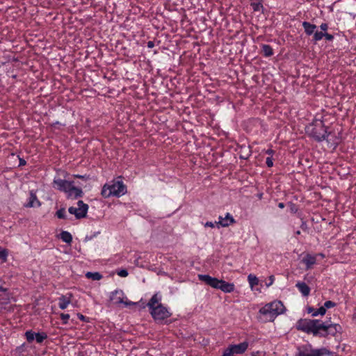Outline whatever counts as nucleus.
Segmentation results:
<instances>
[{"instance_id":"nucleus-18","label":"nucleus","mask_w":356,"mask_h":356,"mask_svg":"<svg viewBox=\"0 0 356 356\" xmlns=\"http://www.w3.org/2000/svg\"><path fill=\"white\" fill-rule=\"evenodd\" d=\"M296 286L298 288V289L303 296L306 297L309 295L310 288L307 286V284L305 282H298L296 284Z\"/></svg>"},{"instance_id":"nucleus-37","label":"nucleus","mask_w":356,"mask_h":356,"mask_svg":"<svg viewBox=\"0 0 356 356\" xmlns=\"http://www.w3.org/2000/svg\"><path fill=\"white\" fill-rule=\"evenodd\" d=\"M73 177H76V178H79V179H83V180H88L89 179V175H73Z\"/></svg>"},{"instance_id":"nucleus-19","label":"nucleus","mask_w":356,"mask_h":356,"mask_svg":"<svg viewBox=\"0 0 356 356\" xmlns=\"http://www.w3.org/2000/svg\"><path fill=\"white\" fill-rule=\"evenodd\" d=\"M219 289L224 293H231L235 289V286L233 283L227 282L222 280Z\"/></svg>"},{"instance_id":"nucleus-1","label":"nucleus","mask_w":356,"mask_h":356,"mask_svg":"<svg viewBox=\"0 0 356 356\" xmlns=\"http://www.w3.org/2000/svg\"><path fill=\"white\" fill-rule=\"evenodd\" d=\"M162 297L160 293H154L147 304L150 314L156 321H161L172 316L169 309L161 303Z\"/></svg>"},{"instance_id":"nucleus-44","label":"nucleus","mask_w":356,"mask_h":356,"mask_svg":"<svg viewBox=\"0 0 356 356\" xmlns=\"http://www.w3.org/2000/svg\"><path fill=\"white\" fill-rule=\"evenodd\" d=\"M24 346V344H22L21 346L17 347L16 348V352L22 353L24 350H23Z\"/></svg>"},{"instance_id":"nucleus-43","label":"nucleus","mask_w":356,"mask_h":356,"mask_svg":"<svg viewBox=\"0 0 356 356\" xmlns=\"http://www.w3.org/2000/svg\"><path fill=\"white\" fill-rule=\"evenodd\" d=\"M77 316L79 318V319H80L81 321H86V316H83V314H77Z\"/></svg>"},{"instance_id":"nucleus-14","label":"nucleus","mask_w":356,"mask_h":356,"mask_svg":"<svg viewBox=\"0 0 356 356\" xmlns=\"http://www.w3.org/2000/svg\"><path fill=\"white\" fill-rule=\"evenodd\" d=\"M248 346V342L243 341L238 344H230L228 346V347L234 353V354L241 355L247 350Z\"/></svg>"},{"instance_id":"nucleus-13","label":"nucleus","mask_w":356,"mask_h":356,"mask_svg":"<svg viewBox=\"0 0 356 356\" xmlns=\"http://www.w3.org/2000/svg\"><path fill=\"white\" fill-rule=\"evenodd\" d=\"M40 206L41 202L38 199L35 193L33 191H31L27 202L24 204V207L26 208H32L40 207Z\"/></svg>"},{"instance_id":"nucleus-48","label":"nucleus","mask_w":356,"mask_h":356,"mask_svg":"<svg viewBox=\"0 0 356 356\" xmlns=\"http://www.w3.org/2000/svg\"><path fill=\"white\" fill-rule=\"evenodd\" d=\"M1 291L5 292V291H6V289L3 288L1 286H0V292H1Z\"/></svg>"},{"instance_id":"nucleus-2","label":"nucleus","mask_w":356,"mask_h":356,"mask_svg":"<svg viewBox=\"0 0 356 356\" xmlns=\"http://www.w3.org/2000/svg\"><path fill=\"white\" fill-rule=\"evenodd\" d=\"M285 310V307L281 301L275 300L266 304L259 309V318L265 322L273 321L277 316L282 314Z\"/></svg>"},{"instance_id":"nucleus-4","label":"nucleus","mask_w":356,"mask_h":356,"mask_svg":"<svg viewBox=\"0 0 356 356\" xmlns=\"http://www.w3.org/2000/svg\"><path fill=\"white\" fill-rule=\"evenodd\" d=\"M54 186L58 191L64 192L68 198L77 199L82 197L83 194L81 188L74 186L73 181H67L55 177L54 179Z\"/></svg>"},{"instance_id":"nucleus-7","label":"nucleus","mask_w":356,"mask_h":356,"mask_svg":"<svg viewBox=\"0 0 356 356\" xmlns=\"http://www.w3.org/2000/svg\"><path fill=\"white\" fill-rule=\"evenodd\" d=\"M341 330V327L337 323H327L321 321L318 336L322 337L329 335L335 336Z\"/></svg>"},{"instance_id":"nucleus-6","label":"nucleus","mask_w":356,"mask_h":356,"mask_svg":"<svg viewBox=\"0 0 356 356\" xmlns=\"http://www.w3.org/2000/svg\"><path fill=\"white\" fill-rule=\"evenodd\" d=\"M321 320L301 318L296 323V328L314 336H318Z\"/></svg>"},{"instance_id":"nucleus-50","label":"nucleus","mask_w":356,"mask_h":356,"mask_svg":"<svg viewBox=\"0 0 356 356\" xmlns=\"http://www.w3.org/2000/svg\"><path fill=\"white\" fill-rule=\"evenodd\" d=\"M319 255H320L321 257H323H323H325V255H324L323 254H322V253L319 254Z\"/></svg>"},{"instance_id":"nucleus-36","label":"nucleus","mask_w":356,"mask_h":356,"mask_svg":"<svg viewBox=\"0 0 356 356\" xmlns=\"http://www.w3.org/2000/svg\"><path fill=\"white\" fill-rule=\"evenodd\" d=\"M266 164L268 167L271 168L273 166V157L268 156L266 159Z\"/></svg>"},{"instance_id":"nucleus-30","label":"nucleus","mask_w":356,"mask_h":356,"mask_svg":"<svg viewBox=\"0 0 356 356\" xmlns=\"http://www.w3.org/2000/svg\"><path fill=\"white\" fill-rule=\"evenodd\" d=\"M60 317L63 321V324L66 325L68 323L70 316L68 314L61 313Z\"/></svg>"},{"instance_id":"nucleus-33","label":"nucleus","mask_w":356,"mask_h":356,"mask_svg":"<svg viewBox=\"0 0 356 356\" xmlns=\"http://www.w3.org/2000/svg\"><path fill=\"white\" fill-rule=\"evenodd\" d=\"M117 274L122 277H126L128 275V271L126 269H120L118 270Z\"/></svg>"},{"instance_id":"nucleus-12","label":"nucleus","mask_w":356,"mask_h":356,"mask_svg":"<svg viewBox=\"0 0 356 356\" xmlns=\"http://www.w3.org/2000/svg\"><path fill=\"white\" fill-rule=\"evenodd\" d=\"M25 337L29 342H32L35 339L36 342L40 343L47 338V334L45 332H34L32 330H27L25 332Z\"/></svg>"},{"instance_id":"nucleus-10","label":"nucleus","mask_w":356,"mask_h":356,"mask_svg":"<svg viewBox=\"0 0 356 356\" xmlns=\"http://www.w3.org/2000/svg\"><path fill=\"white\" fill-rule=\"evenodd\" d=\"M197 277L199 280L204 282L208 286L213 289H219L222 280L204 274H199Z\"/></svg>"},{"instance_id":"nucleus-49","label":"nucleus","mask_w":356,"mask_h":356,"mask_svg":"<svg viewBox=\"0 0 356 356\" xmlns=\"http://www.w3.org/2000/svg\"><path fill=\"white\" fill-rule=\"evenodd\" d=\"M296 234L297 235L300 234V231L298 230V231L296 232Z\"/></svg>"},{"instance_id":"nucleus-41","label":"nucleus","mask_w":356,"mask_h":356,"mask_svg":"<svg viewBox=\"0 0 356 356\" xmlns=\"http://www.w3.org/2000/svg\"><path fill=\"white\" fill-rule=\"evenodd\" d=\"M269 282L268 283H266V286L268 287L270 286V285H272L274 282V276L273 275H271L269 277Z\"/></svg>"},{"instance_id":"nucleus-26","label":"nucleus","mask_w":356,"mask_h":356,"mask_svg":"<svg viewBox=\"0 0 356 356\" xmlns=\"http://www.w3.org/2000/svg\"><path fill=\"white\" fill-rule=\"evenodd\" d=\"M86 277L95 281L100 280L102 278V274L99 272H88L86 274Z\"/></svg>"},{"instance_id":"nucleus-8","label":"nucleus","mask_w":356,"mask_h":356,"mask_svg":"<svg viewBox=\"0 0 356 356\" xmlns=\"http://www.w3.org/2000/svg\"><path fill=\"white\" fill-rule=\"evenodd\" d=\"M110 299L116 305H123L126 307L135 305L136 303L127 300L124 293L121 289H116L111 293Z\"/></svg>"},{"instance_id":"nucleus-29","label":"nucleus","mask_w":356,"mask_h":356,"mask_svg":"<svg viewBox=\"0 0 356 356\" xmlns=\"http://www.w3.org/2000/svg\"><path fill=\"white\" fill-rule=\"evenodd\" d=\"M56 216L60 219L66 218L65 209L64 208L58 209L56 213Z\"/></svg>"},{"instance_id":"nucleus-42","label":"nucleus","mask_w":356,"mask_h":356,"mask_svg":"<svg viewBox=\"0 0 356 356\" xmlns=\"http://www.w3.org/2000/svg\"><path fill=\"white\" fill-rule=\"evenodd\" d=\"M147 47L149 49H152L154 47V42L153 41H148L147 43Z\"/></svg>"},{"instance_id":"nucleus-15","label":"nucleus","mask_w":356,"mask_h":356,"mask_svg":"<svg viewBox=\"0 0 356 356\" xmlns=\"http://www.w3.org/2000/svg\"><path fill=\"white\" fill-rule=\"evenodd\" d=\"M72 294L68 293L66 295H61L58 298V307L60 309H65L71 303Z\"/></svg>"},{"instance_id":"nucleus-32","label":"nucleus","mask_w":356,"mask_h":356,"mask_svg":"<svg viewBox=\"0 0 356 356\" xmlns=\"http://www.w3.org/2000/svg\"><path fill=\"white\" fill-rule=\"evenodd\" d=\"M222 356H234V353L230 350V348L227 346V348H226L223 353H222Z\"/></svg>"},{"instance_id":"nucleus-31","label":"nucleus","mask_w":356,"mask_h":356,"mask_svg":"<svg viewBox=\"0 0 356 356\" xmlns=\"http://www.w3.org/2000/svg\"><path fill=\"white\" fill-rule=\"evenodd\" d=\"M335 306H336L335 302H334L331 300H327V301L325 302L323 307H325V309L326 310V309H330V308L334 307Z\"/></svg>"},{"instance_id":"nucleus-5","label":"nucleus","mask_w":356,"mask_h":356,"mask_svg":"<svg viewBox=\"0 0 356 356\" xmlns=\"http://www.w3.org/2000/svg\"><path fill=\"white\" fill-rule=\"evenodd\" d=\"M306 133L318 142L328 140L330 134L327 133V128L323 120L314 119L312 123L305 128Z\"/></svg>"},{"instance_id":"nucleus-20","label":"nucleus","mask_w":356,"mask_h":356,"mask_svg":"<svg viewBox=\"0 0 356 356\" xmlns=\"http://www.w3.org/2000/svg\"><path fill=\"white\" fill-rule=\"evenodd\" d=\"M302 27L304 29V31H305V33H306V35H314V32H315V30L316 29V26L314 24H312L309 22H303L302 24Z\"/></svg>"},{"instance_id":"nucleus-51","label":"nucleus","mask_w":356,"mask_h":356,"mask_svg":"<svg viewBox=\"0 0 356 356\" xmlns=\"http://www.w3.org/2000/svg\"><path fill=\"white\" fill-rule=\"evenodd\" d=\"M259 198L262 197V194L259 195Z\"/></svg>"},{"instance_id":"nucleus-46","label":"nucleus","mask_w":356,"mask_h":356,"mask_svg":"<svg viewBox=\"0 0 356 356\" xmlns=\"http://www.w3.org/2000/svg\"><path fill=\"white\" fill-rule=\"evenodd\" d=\"M56 125H61V124L58 121H56L51 124L52 127H55Z\"/></svg>"},{"instance_id":"nucleus-24","label":"nucleus","mask_w":356,"mask_h":356,"mask_svg":"<svg viewBox=\"0 0 356 356\" xmlns=\"http://www.w3.org/2000/svg\"><path fill=\"white\" fill-rule=\"evenodd\" d=\"M60 238L66 243H71L72 241V234L67 231H62L60 234Z\"/></svg>"},{"instance_id":"nucleus-21","label":"nucleus","mask_w":356,"mask_h":356,"mask_svg":"<svg viewBox=\"0 0 356 356\" xmlns=\"http://www.w3.org/2000/svg\"><path fill=\"white\" fill-rule=\"evenodd\" d=\"M307 312L309 314H311L312 316H323L326 313V310L325 309V307L321 306L318 309H314L313 307H309L307 309Z\"/></svg>"},{"instance_id":"nucleus-34","label":"nucleus","mask_w":356,"mask_h":356,"mask_svg":"<svg viewBox=\"0 0 356 356\" xmlns=\"http://www.w3.org/2000/svg\"><path fill=\"white\" fill-rule=\"evenodd\" d=\"M252 8L254 11H259L261 8H263V6L261 3H252L251 4Z\"/></svg>"},{"instance_id":"nucleus-27","label":"nucleus","mask_w":356,"mask_h":356,"mask_svg":"<svg viewBox=\"0 0 356 356\" xmlns=\"http://www.w3.org/2000/svg\"><path fill=\"white\" fill-rule=\"evenodd\" d=\"M325 32L316 31L313 35V41L316 43L324 38Z\"/></svg>"},{"instance_id":"nucleus-39","label":"nucleus","mask_w":356,"mask_h":356,"mask_svg":"<svg viewBox=\"0 0 356 356\" xmlns=\"http://www.w3.org/2000/svg\"><path fill=\"white\" fill-rule=\"evenodd\" d=\"M204 227H211V228L216 227V221L214 222H207L204 224Z\"/></svg>"},{"instance_id":"nucleus-47","label":"nucleus","mask_w":356,"mask_h":356,"mask_svg":"<svg viewBox=\"0 0 356 356\" xmlns=\"http://www.w3.org/2000/svg\"><path fill=\"white\" fill-rule=\"evenodd\" d=\"M284 207H285V204L283 202H280L278 204V207L280 208V209H284Z\"/></svg>"},{"instance_id":"nucleus-35","label":"nucleus","mask_w":356,"mask_h":356,"mask_svg":"<svg viewBox=\"0 0 356 356\" xmlns=\"http://www.w3.org/2000/svg\"><path fill=\"white\" fill-rule=\"evenodd\" d=\"M324 38L327 41L331 42V41H332L334 40V35H332L331 33H329L327 32H325Z\"/></svg>"},{"instance_id":"nucleus-11","label":"nucleus","mask_w":356,"mask_h":356,"mask_svg":"<svg viewBox=\"0 0 356 356\" xmlns=\"http://www.w3.org/2000/svg\"><path fill=\"white\" fill-rule=\"evenodd\" d=\"M235 222L236 220L233 216L229 213H227L225 217L221 216L218 217V220L216 221V225L218 229H220V227H227Z\"/></svg>"},{"instance_id":"nucleus-38","label":"nucleus","mask_w":356,"mask_h":356,"mask_svg":"<svg viewBox=\"0 0 356 356\" xmlns=\"http://www.w3.org/2000/svg\"><path fill=\"white\" fill-rule=\"evenodd\" d=\"M328 24L327 23H322L320 25L321 31L323 32H327L328 30Z\"/></svg>"},{"instance_id":"nucleus-40","label":"nucleus","mask_w":356,"mask_h":356,"mask_svg":"<svg viewBox=\"0 0 356 356\" xmlns=\"http://www.w3.org/2000/svg\"><path fill=\"white\" fill-rule=\"evenodd\" d=\"M274 153H275L274 150L273 149H271V148L268 149L267 150H266V154H267L269 156L273 157Z\"/></svg>"},{"instance_id":"nucleus-45","label":"nucleus","mask_w":356,"mask_h":356,"mask_svg":"<svg viewBox=\"0 0 356 356\" xmlns=\"http://www.w3.org/2000/svg\"><path fill=\"white\" fill-rule=\"evenodd\" d=\"M26 165V161L23 159H19V165L21 166V165Z\"/></svg>"},{"instance_id":"nucleus-17","label":"nucleus","mask_w":356,"mask_h":356,"mask_svg":"<svg viewBox=\"0 0 356 356\" xmlns=\"http://www.w3.org/2000/svg\"><path fill=\"white\" fill-rule=\"evenodd\" d=\"M296 356H316V349H313L311 347L299 348Z\"/></svg>"},{"instance_id":"nucleus-28","label":"nucleus","mask_w":356,"mask_h":356,"mask_svg":"<svg viewBox=\"0 0 356 356\" xmlns=\"http://www.w3.org/2000/svg\"><path fill=\"white\" fill-rule=\"evenodd\" d=\"M8 252L6 249L0 248V259L1 263H5L7 261Z\"/></svg>"},{"instance_id":"nucleus-25","label":"nucleus","mask_w":356,"mask_h":356,"mask_svg":"<svg viewBox=\"0 0 356 356\" xmlns=\"http://www.w3.org/2000/svg\"><path fill=\"white\" fill-rule=\"evenodd\" d=\"M248 281L251 289H253L255 286L258 285L259 280L256 275L250 274L248 276Z\"/></svg>"},{"instance_id":"nucleus-22","label":"nucleus","mask_w":356,"mask_h":356,"mask_svg":"<svg viewBox=\"0 0 356 356\" xmlns=\"http://www.w3.org/2000/svg\"><path fill=\"white\" fill-rule=\"evenodd\" d=\"M316 356H337V355L325 348H316Z\"/></svg>"},{"instance_id":"nucleus-9","label":"nucleus","mask_w":356,"mask_h":356,"mask_svg":"<svg viewBox=\"0 0 356 356\" xmlns=\"http://www.w3.org/2000/svg\"><path fill=\"white\" fill-rule=\"evenodd\" d=\"M88 210V206L85 204L82 200H79L77 207H70L68 209L70 213L73 214L77 219L86 217Z\"/></svg>"},{"instance_id":"nucleus-23","label":"nucleus","mask_w":356,"mask_h":356,"mask_svg":"<svg viewBox=\"0 0 356 356\" xmlns=\"http://www.w3.org/2000/svg\"><path fill=\"white\" fill-rule=\"evenodd\" d=\"M261 47L264 56L270 57L274 54L273 49L269 44H262Z\"/></svg>"},{"instance_id":"nucleus-16","label":"nucleus","mask_w":356,"mask_h":356,"mask_svg":"<svg viewBox=\"0 0 356 356\" xmlns=\"http://www.w3.org/2000/svg\"><path fill=\"white\" fill-rule=\"evenodd\" d=\"M302 262L305 265L306 269H310L316 262V256L307 254L302 259Z\"/></svg>"},{"instance_id":"nucleus-3","label":"nucleus","mask_w":356,"mask_h":356,"mask_svg":"<svg viewBox=\"0 0 356 356\" xmlns=\"http://www.w3.org/2000/svg\"><path fill=\"white\" fill-rule=\"evenodd\" d=\"M127 192V186L121 179V177L111 180L108 183H106L101 191V195L104 198L110 197H120L125 195Z\"/></svg>"}]
</instances>
